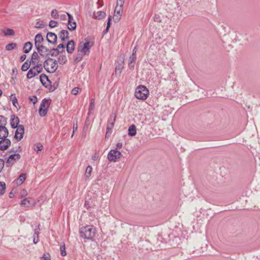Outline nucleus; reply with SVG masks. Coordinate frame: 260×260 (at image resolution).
<instances>
[{
    "instance_id": "1",
    "label": "nucleus",
    "mask_w": 260,
    "mask_h": 260,
    "mask_svg": "<svg viewBox=\"0 0 260 260\" xmlns=\"http://www.w3.org/2000/svg\"><path fill=\"white\" fill-rule=\"evenodd\" d=\"M79 233L81 237L91 240L95 237L96 230L95 228L92 225H87L81 228Z\"/></svg>"
},
{
    "instance_id": "2",
    "label": "nucleus",
    "mask_w": 260,
    "mask_h": 260,
    "mask_svg": "<svg viewBox=\"0 0 260 260\" xmlns=\"http://www.w3.org/2000/svg\"><path fill=\"white\" fill-rule=\"evenodd\" d=\"M43 66L45 70L49 73H54L58 68L57 61L50 57L45 60Z\"/></svg>"
},
{
    "instance_id": "3",
    "label": "nucleus",
    "mask_w": 260,
    "mask_h": 260,
    "mask_svg": "<svg viewBox=\"0 0 260 260\" xmlns=\"http://www.w3.org/2000/svg\"><path fill=\"white\" fill-rule=\"evenodd\" d=\"M149 94V91L144 85H139L136 88L135 96L137 99L145 100Z\"/></svg>"
},
{
    "instance_id": "4",
    "label": "nucleus",
    "mask_w": 260,
    "mask_h": 260,
    "mask_svg": "<svg viewBox=\"0 0 260 260\" xmlns=\"http://www.w3.org/2000/svg\"><path fill=\"white\" fill-rule=\"evenodd\" d=\"M33 66L30 68L27 75V79H31L41 73L43 69V66L42 63L32 64Z\"/></svg>"
},
{
    "instance_id": "5",
    "label": "nucleus",
    "mask_w": 260,
    "mask_h": 260,
    "mask_svg": "<svg viewBox=\"0 0 260 260\" xmlns=\"http://www.w3.org/2000/svg\"><path fill=\"white\" fill-rule=\"evenodd\" d=\"M85 42H81L79 43L77 49L78 52H81L84 55L88 54L90 52V49L93 44L90 42L85 40Z\"/></svg>"
},
{
    "instance_id": "6",
    "label": "nucleus",
    "mask_w": 260,
    "mask_h": 260,
    "mask_svg": "<svg viewBox=\"0 0 260 260\" xmlns=\"http://www.w3.org/2000/svg\"><path fill=\"white\" fill-rule=\"evenodd\" d=\"M50 104L49 99H43L40 104L39 109V113L41 117H44L47 114L48 108Z\"/></svg>"
},
{
    "instance_id": "7",
    "label": "nucleus",
    "mask_w": 260,
    "mask_h": 260,
    "mask_svg": "<svg viewBox=\"0 0 260 260\" xmlns=\"http://www.w3.org/2000/svg\"><path fill=\"white\" fill-rule=\"evenodd\" d=\"M122 156L121 152L117 149L111 150L108 154V159L110 161H118Z\"/></svg>"
},
{
    "instance_id": "8",
    "label": "nucleus",
    "mask_w": 260,
    "mask_h": 260,
    "mask_svg": "<svg viewBox=\"0 0 260 260\" xmlns=\"http://www.w3.org/2000/svg\"><path fill=\"white\" fill-rule=\"evenodd\" d=\"M36 49L37 50L38 52L39 53V55L41 56L47 57L49 55H51L50 49H49L43 45L37 47Z\"/></svg>"
},
{
    "instance_id": "9",
    "label": "nucleus",
    "mask_w": 260,
    "mask_h": 260,
    "mask_svg": "<svg viewBox=\"0 0 260 260\" xmlns=\"http://www.w3.org/2000/svg\"><path fill=\"white\" fill-rule=\"evenodd\" d=\"M15 131L14 138L18 141H20L23 137L24 133V127L23 125H19Z\"/></svg>"
},
{
    "instance_id": "10",
    "label": "nucleus",
    "mask_w": 260,
    "mask_h": 260,
    "mask_svg": "<svg viewBox=\"0 0 260 260\" xmlns=\"http://www.w3.org/2000/svg\"><path fill=\"white\" fill-rule=\"evenodd\" d=\"M67 14L68 16L67 24L68 28L70 30H74L76 29L77 27L76 22L74 20L73 16L71 14L67 13Z\"/></svg>"
},
{
    "instance_id": "11",
    "label": "nucleus",
    "mask_w": 260,
    "mask_h": 260,
    "mask_svg": "<svg viewBox=\"0 0 260 260\" xmlns=\"http://www.w3.org/2000/svg\"><path fill=\"white\" fill-rule=\"evenodd\" d=\"M65 48V45L63 43L59 44L56 48H53L50 49L51 56H56L59 54L61 53L62 51H64Z\"/></svg>"
},
{
    "instance_id": "12",
    "label": "nucleus",
    "mask_w": 260,
    "mask_h": 260,
    "mask_svg": "<svg viewBox=\"0 0 260 260\" xmlns=\"http://www.w3.org/2000/svg\"><path fill=\"white\" fill-rule=\"evenodd\" d=\"M122 11V8L116 6L113 17V20L115 22H118L121 19Z\"/></svg>"
},
{
    "instance_id": "13",
    "label": "nucleus",
    "mask_w": 260,
    "mask_h": 260,
    "mask_svg": "<svg viewBox=\"0 0 260 260\" xmlns=\"http://www.w3.org/2000/svg\"><path fill=\"white\" fill-rule=\"evenodd\" d=\"M20 158V155L18 153H15L10 155L6 161L7 166L8 164L13 165L16 161Z\"/></svg>"
},
{
    "instance_id": "14",
    "label": "nucleus",
    "mask_w": 260,
    "mask_h": 260,
    "mask_svg": "<svg viewBox=\"0 0 260 260\" xmlns=\"http://www.w3.org/2000/svg\"><path fill=\"white\" fill-rule=\"evenodd\" d=\"M11 141L8 139H2L0 141V150H5L11 145Z\"/></svg>"
},
{
    "instance_id": "15",
    "label": "nucleus",
    "mask_w": 260,
    "mask_h": 260,
    "mask_svg": "<svg viewBox=\"0 0 260 260\" xmlns=\"http://www.w3.org/2000/svg\"><path fill=\"white\" fill-rule=\"evenodd\" d=\"M57 36L55 34L51 32H49L47 33V41L48 43L55 44L57 42Z\"/></svg>"
},
{
    "instance_id": "16",
    "label": "nucleus",
    "mask_w": 260,
    "mask_h": 260,
    "mask_svg": "<svg viewBox=\"0 0 260 260\" xmlns=\"http://www.w3.org/2000/svg\"><path fill=\"white\" fill-rule=\"evenodd\" d=\"M20 204L23 207H29L30 206H34V202L32 201L31 198H27L22 200Z\"/></svg>"
},
{
    "instance_id": "17",
    "label": "nucleus",
    "mask_w": 260,
    "mask_h": 260,
    "mask_svg": "<svg viewBox=\"0 0 260 260\" xmlns=\"http://www.w3.org/2000/svg\"><path fill=\"white\" fill-rule=\"evenodd\" d=\"M9 135L8 129L5 126H0V139H7Z\"/></svg>"
},
{
    "instance_id": "18",
    "label": "nucleus",
    "mask_w": 260,
    "mask_h": 260,
    "mask_svg": "<svg viewBox=\"0 0 260 260\" xmlns=\"http://www.w3.org/2000/svg\"><path fill=\"white\" fill-rule=\"evenodd\" d=\"M19 123V119L15 115H13L11 118L10 125L13 128H16L18 126Z\"/></svg>"
},
{
    "instance_id": "19",
    "label": "nucleus",
    "mask_w": 260,
    "mask_h": 260,
    "mask_svg": "<svg viewBox=\"0 0 260 260\" xmlns=\"http://www.w3.org/2000/svg\"><path fill=\"white\" fill-rule=\"evenodd\" d=\"M67 51L69 54H72L75 50V42L73 40H71L68 42L66 45Z\"/></svg>"
},
{
    "instance_id": "20",
    "label": "nucleus",
    "mask_w": 260,
    "mask_h": 260,
    "mask_svg": "<svg viewBox=\"0 0 260 260\" xmlns=\"http://www.w3.org/2000/svg\"><path fill=\"white\" fill-rule=\"evenodd\" d=\"M39 53L37 52H34L31 55V60L30 61V63L32 64H39V59L40 56L39 55Z\"/></svg>"
},
{
    "instance_id": "21",
    "label": "nucleus",
    "mask_w": 260,
    "mask_h": 260,
    "mask_svg": "<svg viewBox=\"0 0 260 260\" xmlns=\"http://www.w3.org/2000/svg\"><path fill=\"white\" fill-rule=\"evenodd\" d=\"M44 38H43L42 35L41 34H38L35 39V45L36 48L38 46H40V45H42L41 43L43 42Z\"/></svg>"
},
{
    "instance_id": "22",
    "label": "nucleus",
    "mask_w": 260,
    "mask_h": 260,
    "mask_svg": "<svg viewBox=\"0 0 260 260\" xmlns=\"http://www.w3.org/2000/svg\"><path fill=\"white\" fill-rule=\"evenodd\" d=\"M106 16V13L104 12L99 11L94 12L92 14V17L98 19H102Z\"/></svg>"
},
{
    "instance_id": "23",
    "label": "nucleus",
    "mask_w": 260,
    "mask_h": 260,
    "mask_svg": "<svg viewBox=\"0 0 260 260\" xmlns=\"http://www.w3.org/2000/svg\"><path fill=\"white\" fill-rule=\"evenodd\" d=\"M59 37L62 42H64L67 39H69V32L67 30L63 29L59 34Z\"/></svg>"
},
{
    "instance_id": "24",
    "label": "nucleus",
    "mask_w": 260,
    "mask_h": 260,
    "mask_svg": "<svg viewBox=\"0 0 260 260\" xmlns=\"http://www.w3.org/2000/svg\"><path fill=\"white\" fill-rule=\"evenodd\" d=\"M137 57L135 56L131 55L128 58V66L129 69H133L135 67V61Z\"/></svg>"
},
{
    "instance_id": "25",
    "label": "nucleus",
    "mask_w": 260,
    "mask_h": 260,
    "mask_svg": "<svg viewBox=\"0 0 260 260\" xmlns=\"http://www.w3.org/2000/svg\"><path fill=\"white\" fill-rule=\"evenodd\" d=\"M2 33L4 36H12L15 35V32L13 29L6 28L2 30Z\"/></svg>"
},
{
    "instance_id": "26",
    "label": "nucleus",
    "mask_w": 260,
    "mask_h": 260,
    "mask_svg": "<svg viewBox=\"0 0 260 260\" xmlns=\"http://www.w3.org/2000/svg\"><path fill=\"white\" fill-rule=\"evenodd\" d=\"M115 118H116V116H112L111 115L110 117V118L109 119V120H108V124L107 125V127L109 129H113V127H114V123H115Z\"/></svg>"
},
{
    "instance_id": "27",
    "label": "nucleus",
    "mask_w": 260,
    "mask_h": 260,
    "mask_svg": "<svg viewBox=\"0 0 260 260\" xmlns=\"http://www.w3.org/2000/svg\"><path fill=\"white\" fill-rule=\"evenodd\" d=\"M32 44L30 42L25 43L23 46V51L25 53H28L31 49Z\"/></svg>"
},
{
    "instance_id": "28",
    "label": "nucleus",
    "mask_w": 260,
    "mask_h": 260,
    "mask_svg": "<svg viewBox=\"0 0 260 260\" xmlns=\"http://www.w3.org/2000/svg\"><path fill=\"white\" fill-rule=\"evenodd\" d=\"M40 225L38 226V228L35 230L34 234L33 242L34 244H37L39 241V235L40 231Z\"/></svg>"
},
{
    "instance_id": "29",
    "label": "nucleus",
    "mask_w": 260,
    "mask_h": 260,
    "mask_svg": "<svg viewBox=\"0 0 260 260\" xmlns=\"http://www.w3.org/2000/svg\"><path fill=\"white\" fill-rule=\"evenodd\" d=\"M33 149L38 154H39L43 150V146L41 143H37L34 145Z\"/></svg>"
},
{
    "instance_id": "30",
    "label": "nucleus",
    "mask_w": 260,
    "mask_h": 260,
    "mask_svg": "<svg viewBox=\"0 0 260 260\" xmlns=\"http://www.w3.org/2000/svg\"><path fill=\"white\" fill-rule=\"evenodd\" d=\"M128 135L134 136L136 135V127L135 125H131L128 128Z\"/></svg>"
},
{
    "instance_id": "31",
    "label": "nucleus",
    "mask_w": 260,
    "mask_h": 260,
    "mask_svg": "<svg viewBox=\"0 0 260 260\" xmlns=\"http://www.w3.org/2000/svg\"><path fill=\"white\" fill-rule=\"evenodd\" d=\"M58 62L60 64H64L67 62V58L65 55H60L58 58Z\"/></svg>"
},
{
    "instance_id": "32",
    "label": "nucleus",
    "mask_w": 260,
    "mask_h": 260,
    "mask_svg": "<svg viewBox=\"0 0 260 260\" xmlns=\"http://www.w3.org/2000/svg\"><path fill=\"white\" fill-rule=\"evenodd\" d=\"M40 80L43 85H45L46 84L45 81H50L48 77L44 74H41L40 76Z\"/></svg>"
},
{
    "instance_id": "33",
    "label": "nucleus",
    "mask_w": 260,
    "mask_h": 260,
    "mask_svg": "<svg viewBox=\"0 0 260 260\" xmlns=\"http://www.w3.org/2000/svg\"><path fill=\"white\" fill-rule=\"evenodd\" d=\"M10 100L11 101L13 106L17 108V106H18V103L17 101V99L16 97L15 94H12L11 95Z\"/></svg>"
},
{
    "instance_id": "34",
    "label": "nucleus",
    "mask_w": 260,
    "mask_h": 260,
    "mask_svg": "<svg viewBox=\"0 0 260 260\" xmlns=\"http://www.w3.org/2000/svg\"><path fill=\"white\" fill-rule=\"evenodd\" d=\"M25 179V175L24 174H20L17 180V185H21L23 183Z\"/></svg>"
},
{
    "instance_id": "35",
    "label": "nucleus",
    "mask_w": 260,
    "mask_h": 260,
    "mask_svg": "<svg viewBox=\"0 0 260 260\" xmlns=\"http://www.w3.org/2000/svg\"><path fill=\"white\" fill-rule=\"evenodd\" d=\"M92 168L90 166H88L86 169L85 176L86 179H88L91 176Z\"/></svg>"
},
{
    "instance_id": "36",
    "label": "nucleus",
    "mask_w": 260,
    "mask_h": 260,
    "mask_svg": "<svg viewBox=\"0 0 260 260\" xmlns=\"http://www.w3.org/2000/svg\"><path fill=\"white\" fill-rule=\"evenodd\" d=\"M31 64L32 63L30 61L28 62V60L26 61L21 66L22 71H26L30 68Z\"/></svg>"
},
{
    "instance_id": "37",
    "label": "nucleus",
    "mask_w": 260,
    "mask_h": 260,
    "mask_svg": "<svg viewBox=\"0 0 260 260\" xmlns=\"http://www.w3.org/2000/svg\"><path fill=\"white\" fill-rule=\"evenodd\" d=\"M6 189V184L4 182L0 181V194H4Z\"/></svg>"
},
{
    "instance_id": "38",
    "label": "nucleus",
    "mask_w": 260,
    "mask_h": 260,
    "mask_svg": "<svg viewBox=\"0 0 260 260\" xmlns=\"http://www.w3.org/2000/svg\"><path fill=\"white\" fill-rule=\"evenodd\" d=\"M17 46V44L15 43H12L8 44L6 46V49L7 50H11L14 49Z\"/></svg>"
},
{
    "instance_id": "39",
    "label": "nucleus",
    "mask_w": 260,
    "mask_h": 260,
    "mask_svg": "<svg viewBox=\"0 0 260 260\" xmlns=\"http://www.w3.org/2000/svg\"><path fill=\"white\" fill-rule=\"evenodd\" d=\"M46 25V23L43 21H39L36 22L35 25L36 28H42Z\"/></svg>"
},
{
    "instance_id": "40",
    "label": "nucleus",
    "mask_w": 260,
    "mask_h": 260,
    "mask_svg": "<svg viewBox=\"0 0 260 260\" xmlns=\"http://www.w3.org/2000/svg\"><path fill=\"white\" fill-rule=\"evenodd\" d=\"M78 53L77 54V55L76 56V57L75 58V61L76 62L80 61L81 60V59H82L83 55H84V54H82L81 52H78Z\"/></svg>"
},
{
    "instance_id": "41",
    "label": "nucleus",
    "mask_w": 260,
    "mask_h": 260,
    "mask_svg": "<svg viewBox=\"0 0 260 260\" xmlns=\"http://www.w3.org/2000/svg\"><path fill=\"white\" fill-rule=\"evenodd\" d=\"M7 124V119L2 115L0 116V126L5 125Z\"/></svg>"
},
{
    "instance_id": "42",
    "label": "nucleus",
    "mask_w": 260,
    "mask_h": 260,
    "mask_svg": "<svg viewBox=\"0 0 260 260\" xmlns=\"http://www.w3.org/2000/svg\"><path fill=\"white\" fill-rule=\"evenodd\" d=\"M60 254L63 256L66 255L67 253L66 252V247L64 244H63L62 245H60Z\"/></svg>"
},
{
    "instance_id": "43",
    "label": "nucleus",
    "mask_w": 260,
    "mask_h": 260,
    "mask_svg": "<svg viewBox=\"0 0 260 260\" xmlns=\"http://www.w3.org/2000/svg\"><path fill=\"white\" fill-rule=\"evenodd\" d=\"M51 15L54 19H57L59 17L58 11L56 9H54L51 11Z\"/></svg>"
},
{
    "instance_id": "44",
    "label": "nucleus",
    "mask_w": 260,
    "mask_h": 260,
    "mask_svg": "<svg viewBox=\"0 0 260 260\" xmlns=\"http://www.w3.org/2000/svg\"><path fill=\"white\" fill-rule=\"evenodd\" d=\"M57 22L56 21H55L53 20H50V21L49 22V26L51 28H54L57 26Z\"/></svg>"
},
{
    "instance_id": "45",
    "label": "nucleus",
    "mask_w": 260,
    "mask_h": 260,
    "mask_svg": "<svg viewBox=\"0 0 260 260\" xmlns=\"http://www.w3.org/2000/svg\"><path fill=\"white\" fill-rule=\"evenodd\" d=\"M95 108L94 99H91L90 100V105L89 106V109L90 110H93Z\"/></svg>"
},
{
    "instance_id": "46",
    "label": "nucleus",
    "mask_w": 260,
    "mask_h": 260,
    "mask_svg": "<svg viewBox=\"0 0 260 260\" xmlns=\"http://www.w3.org/2000/svg\"><path fill=\"white\" fill-rule=\"evenodd\" d=\"M124 0H117L116 7H119L123 8Z\"/></svg>"
},
{
    "instance_id": "47",
    "label": "nucleus",
    "mask_w": 260,
    "mask_h": 260,
    "mask_svg": "<svg viewBox=\"0 0 260 260\" xmlns=\"http://www.w3.org/2000/svg\"><path fill=\"white\" fill-rule=\"evenodd\" d=\"M81 90L79 87H75L72 90V93L74 95H77L79 92V90Z\"/></svg>"
},
{
    "instance_id": "48",
    "label": "nucleus",
    "mask_w": 260,
    "mask_h": 260,
    "mask_svg": "<svg viewBox=\"0 0 260 260\" xmlns=\"http://www.w3.org/2000/svg\"><path fill=\"white\" fill-rule=\"evenodd\" d=\"M77 128H78L77 121H76V123H74V125H73V133H72V135L71 136L72 138L73 137L75 132L77 130Z\"/></svg>"
},
{
    "instance_id": "49",
    "label": "nucleus",
    "mask_w": 260,
    "mask_h": 260,
    "mask_svg": "<svg viewBox=\"0 0 260 260\" xmlns=\"http://www.w3.org/2000/svg\"><path fill=\"white\" fill-rule=\"evenodd\" d=\"M29 100L31 101L34 104H35L37 102V98L36 96H32L31 97L29 98Z\"/></svg>"
},
{
    "instance_id": "50",
    "label": "nucleus",
    "mask_w": 260,
    "mask_h": 260,
    "mask_svg": "<svg viewBox=\"0 0 260 260\" xmlns=\"http://www.w3.org/2000/svg\"><path fill=\"white\" fill-rule=\"evenodd\" d=\"M5 165V161L3 159L0 158V173L2 171Z\"/></svg>"
},
{
    "instance_id": "51",
    "label": "nucleus",
    "mask_w": 260,
    "mask_h": 260,
    "mask_svg": "<svg viewBox=\"0 0 260 260\" xmlns=\"http://www.w3.org/2000/svg\"><path fill=\"white\" fill-rule=\"evenodd\" d=\"M112 132V129H109L107 127V131H106V134L105 136L106 138H108L110 135L111 134Z\"/></svg>"
},
{
    "instance_id": "52",
    "label": "nucleus",
    "mask_w": 260,
    "mask_h": 260,
    "mask_svg": "<svg viewBox=\"0 0 260 260\" xmlns=\"http://www.w3.org/2000/svg\"><path fill=\"white\" fill-rule=\"evenodd\" d=\"M111 16H110L108 17V22H107V23L106 27H108V28H110V26H111Z\"/></svg>"
},
{
    "instance_id": "53",
    "label": "nucleus",
    "mask_w": 260,
    "mask_h": 260,
    "mask_svg": "<svg viewBox=\"0 0 260 260\" xmlns=\"http://www.w3.org/2000/svg\"><path fill=\"white\" fill-rule=\"evenodd\" d=\"M26 58V56L25 54L22 55L20 57V61L21 62L23 61Z\"/></svg>"
},
{
    "instance_id": "54",
    "label": "nucleus",
    "mask_w": 260,
    "mask_h": 260,
    "mask_svg": "<svg viewBox=\"0 0 260 260\" xmlns=\"http://www.w3.org/2000/svg\"><path fill=\"white\" fill-rule=\"evenodd\" d=\"M43 258L45 259V260H50V256L48 254H46L45 253L43 255Z\"/></svg>"
},
{
    "instance_id": "55",
    "label": "nucleus",
    "mask_w": 260,
    "mask_h": 260,
    "mask_svg": "<svg viewBox=\"0 0 260 260\" xmlns=\"http://www.w3.org/2000/svg\"><path fill=\"white\" fill-rule=\"evenodd\" d=\"M136 52H137V46H135L133 50L132 54L133 56H136Z\"/></svg>"
},
{
    "instance_id": "56",
    "label": "nucleus",
    "mask_w": 260,
    "mask_h": 260,
    "mask_svg": "<svg viewBox=\"0 0 260 260\" xmlns=\"http://www.w3.org/2000/svg\"><path fill=\"white\" fill-rule=\"evenodd\" d=\"M98 158H99V156L98 155H96V154H94V155H93L92 156V160H96L98 159Z\"/></svg>"
},
{
    "instance_id": "57",
    "label": "nucleus",
    "mask_w": 260,
    "mask_h": 260,
    "mask_svg": "<svg viewBox=\"0 0 260 260\" xmlns=\"http://www.w3.org/2000/svg\"><path fill=\"white\" fill-rule=\"evenodd\" d=\"M122 146V143L119 142L116 144L117 149H120Z\"/></svg>"
},
{
    "instance_id": "58",
    "label": "nucleus",
    "mask_w": 260,
    "mask_h": 260,
    "mask_svg": "<svg viewBox=\"0 0 260 260\" xmlns=\"http://www.w3.org/2000/svg\"><path fill=\"white\" fill-rule=\"evenodd\" d=\"M89 117L88 116L87 118H86V121H85V125H86L87 126L88 125V124H89Z\"/></svg>"
},
{
    "instance_id": "59",
    "label": "nucleus",
    "mask_w": 260,
    "mask_h": 260,
    "mask_svg": "<svg viewBox=\"0 0 260 260\" xmlns=\"http://www.w3.org/2000/svg\"><path fill=\"white\" fill-rule=\"evenodd\" d=\"M14 197V193L11 191L9 193L10 198H13Z\"/></svg>"
},
{
    "instance_id": "60",
    "label": "nucleus",
    "mask_w": 260,
    "mask_h": 260,
    "mask_svg": "<svg viewBox=\"0 0 260 260\" xmlns=\"http://www.w3.org/2000/svg\"><path fill=\"white\" fill-rule=\"evenodd\" d=\"M66 18V15L65 14L61 15L60 16V19L64 20Z\"/></svg>"
},
{
    "instance_id": "61",
    "label": "nucleus",
    "mask_w": 260,
    "mask_h": 260,
    "mask_svg": "<svg viewBox=\"0 0 260 260\" xmlns=\"http://www.w3.org/2000/svg\"><path fill=\"white\" fill-rule=\"evenodd\" d=\"M93 110H90L88 109V116H90V115H92L93 114Z\"/></svg>"
},
{
    "instance_id": "62",
    "label": "nucleus",
    "mask_w": 260,
    "mask_h": 260,
    "mask_svg": "<svg viewBox=\"0 0 260 260\" xmlns=\"http://www.w3.org/2000/svg\"><path fill=\"white\" fill-rule=\"evenodd\" d=\"M109 29V28L106 27V29L105 30H104L103 33L105 34H106L108 31Z\"/></svg>"
},
{
    "instance_id": "63",
    "label": "nucleus",
    "mask_w": 260,
    "mask_h": 260,
    "mask_svg": "<svg viewBox=\"0 0 260 260\" xmlns=\"http://www.w3.org/2000/svg\"><path fill=\"white\" fill-rule=\"evenodd\" d=\"M2 90L0 89V96L2 95Z\"/></svg>"
}]
</instances>
